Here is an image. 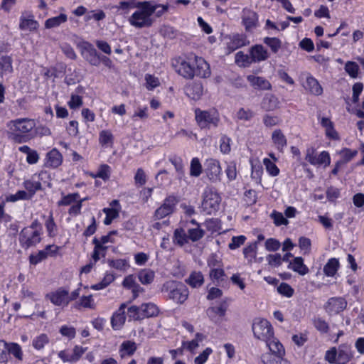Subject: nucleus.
I'll return each mask as SVG.
<instances>
[{
	"instance_id": "obj_1",
	"label": "nucleus",
	"mask_w": 364,
	"mask_h": 364,
	"mask_svg": "<svg viewBox=\"0 0 364 364\" xmlns=\"http://www.w3.org/2000/svg\"><path fill=\"white\" fill-rule=\"evenodd\" d=\"M252 329L255 337L265 342L269 351H283L282 344L274 337L272 326L267 319L262 318H255Z\"/></svg>"
},
{
	"instance_id": "obj_2",
	"label": "nucleus",
	"mask_w": 364,
	"mask_h": 364,
	"mask_svg": "<svg viewBox=\"0 0 364 364\" xmlns=\"http://www.w3.org/2000/svg\"><path fill=\"white\" fill-rule=\"evenodd\" d=\"M137 9L129 18V23L137 28L150 27L153 24L151 16L155 12L152 2L149 1L136 2Z\"/></svg>"
},
{
	"instance_id": "obj_3",
	"label": "nucleus",
	"mask_w": 364,
	"mask_h": 364,
	"mask_svg": "<svg viewBox=\"0 0 364 364\" xmlns=\"http://www.w3.org/2000/svg\"><path fill=\"white\" fill-rule=\"evenodd\" d=\"M35 126L33 119L21 118L12 120L9 122L11 130L10 138L16 143L26 142L33 137L31 132Z\"/></svg>"
},
{
	"instance_id": "obj_4",
	"label": "nucleus",
	"mask_w": 364,
	"mask_h": 364,
	"mask_svg": "<svg viewBox=\"0 0 364 364\" xmlns=\"http://www.w3.org/2000/svg\"><path fill=\"white\" fill-rule=\"evenodd\" d=\"M194 114L196 122L201 129L217 128L220 123V114L216 109L202 110L196 108Z\"/></svg>"
},
{
	"instance_id": "obj_5",
	"label": "nucleus",
	"mask_w": 364,
	"mask_h": 364,
	"mask_svg": "<svg viewBox=\"0 0 364 364\" xmlns=\"http://www.w3.org/2000/svg\"><path fill=\"white\" fill-rule=\"evenodd\" d=\"M161 291L168 294L169 299L178 304H183L188 299L189 291L181 282L168 281L164 284Z\"/></svg>"
},
{
	"instance_id": "obj_6",
	"label": "nucleus",
	"mask_w": 364,
	"mask_h": 364,
	"mask_svg": "<svg viewBox=\"0 0 364 364\" xmlns=\"http://www.w3.org/2000/svg\"><path fill=\"white\" fill-rule=\"evenodd\" d=\"M79 295L80 289H77L70 294L68 289L60 287L55 291L47 294L46 298L49 299L53 305L64 308L71 301L76 299Z\"/></svg>"
},
{
	"instance_id": "obj_7",
	"label": "nucleus",
	"mask_w": 364,
	"mask_h": 364,
	"mask_svg": "<svg viewBox=\"0 0 364 364\" xmlns=\"http://www.w3.org/2000/svg\"><path fill=\"white\" fill-rule=\"evenodd\" d=\"M202 197L201 208L203 212L211 215L219 210L221 197L212 188H205Z\"/></svg>"
},
{
	"instance_id": "obj_8",
	"label": "nucleus",
	"mask_w": 364,
	"mask_h": 364,
	"mask_svg": "<svg viewBox=\"0 0 364 364\" xmlns=\"http://www.w3.org/2000/svg\"><path fill=\"white\" fill-rule=\"evenodd\" d=\"M21 245L26 248L34 246L41 241L40 230L33 228H25L22 230L19 237Z\"/></svg>"
},
{
	"instance_id": "obj_9",
	"label": "nucleus",
	"mask_w": 364,
	"mask_h": 364,
	"mask_svg": "<svg viewBox=\"0 0 364 364\" xmlns=\"http://www.w3.org/2000/svg\"><path fill=\"white\" fill-rule=\"evenodd\" d=\"M178 199L173 196L166 197L163 203L159 207L154 213V218L156 220H161L173 213Z\"/></svg>"
},
{
	"instance_id": "obj_10",
	"label": "nucleus",
	"mask_w": 364,
	"mask_h": 364,
	"mask_svg": "<svg viewBox=\"0 0 364 364\" xmlns=\"http://www.w3.org/2000/svg\"><path fill=\"white\" fill-rule=\"evenodd\" d=\"M305 159L313 166H322L326 168L331 164V157L328 151H323L316 155L314 149H308Z\"/></svg>"
},
{
	"instance_id": "obj_11",
	"label": "nucleus",
	"mask_w": 364,
	"mask_h": 364,
	"mask_svg": "<svg viewBox=\"0 0 364 364\" xmlns=\"http://www.w3.org/2000/svg\"><path fill=\"white\" fill-rule=\"evenodd\" d=\"M82 55L92 65L97 66L100 63V55L94 46L89 42L84 41L79 45Z\"/></svg>"
},
{
	"instance_id": "obj_12",
	"label": "nucleus",
	"mask_w": 364,
	"mask_h": 364,
	"mask_svg": "<svg viewBox=\"0 0 364 364\" xmlns=\"http://www.w3.org/2000/svg\"><path fill=\"white\" fill-rule=\"evenodd\" d=\"M348 303L343 297H331L324 305V309L329 316L336 315L343 311Z\"/></svg>"
},
{
	"instance_id": "obj_13",
	"label": "nucleus",
	"mask_w": 364,
	"mask_h": 364,
	"mask_svg": "<svg viewBox=\"0 0 364 364\" xmlns=\"http://www.w3.org/2000/svg\"><path fill=\"white\" fill-rule=\"evenodd\" d=\"M222 169L218 161L209 159L206 163L205 173L209 180L213 183L220 181Z\"/></svg>"
},
{
	"instance_id": "obj_14",
	"label": "nucleus",
	"mask_w": 364,
	"mask_h": 364,
	"mask_svg": "<svg viewBox=\"0 0 364 364\" xmlns=\"http://www.w3.org/2000/svg\"><path fill=\"white\" fill-rule=\"evenodd\" d=\"M284 353V348L282 352L265 353L261 355V361L263 364H290L287 359L283 358Z\"/></svg>"
},
{
	"instance_id": "obj_15",
	"label": "nucleus",
	"mask_w": 364,
	"mask_h": 364,
	"mask_svg": "<svg viewBox=\"0 0 364 364\" xmlns=\"http://www.w3.org/2000/svg\"><path fill=\"white\" fill-rule=\"evenodd\" d=\"M249 53L250 54L252 63L265 61L269 58V53L267 49L261 44L252 46L250 48Z\"/></svg>"
},
{
	"instance_id": "obj_16",
	"label": "nucleus",
	"mask_w": 364,
	"mask_h": 364,
	"mask_svg": "<svg viewBox=\"0 0 364 364\" xmlns=\"http://www.w3.org/2000/svg\"><path fill=\"white\" fill-rule=\"evenodd\" d=\"M193 63L196 66V69H194L195 76L206 78L210 75L209 64L203 58L193 56Z\"/></svg>"
},
{
	"instance_id": "obj_17",
	"label": "nucleus",
	"mask_w": 364,
	"mask_h": 364,
	"mask_svg": "<svg viewBox=\"0 0 364 364\" xmlns=\"http://www.w3.org/2000/svg\"><path fill=\"white\" fill-rule=\"evenodd\" d=\"M247 80L255 89L259 90H270L272 89L271 83L263 77L249 75L247 76Z\"/></svg>"
},
{
	"instance_id": "obj_18",
	"label": "nucleus",
	"mask_w": 364,
	"mask_h": 364,
	"mask_svg": "<svg viewBox=\"0 0 364 364\" xmlns=\"http://www.w3.org/2000/svg\"><path fill=\"white\" fill-rule=\"evenodd\" d=\"M249 44V41L244 35L234 34L230 38L227 43V50L228 53H231L236 49L242 48Z\"/></svg>"
},
{
	"instance_id": "obj_19",
	"label": "nucleus",
	"mask_w": 364,
	"mask_h": 364,
	"mask_svg": "<svg viewBox=\"0 0 364 364\" xmlns=\"http://www.w3.org/2000/svg\"><path fill=\"white\" fill-rule=\"evenodd\" d=\"M63 162V156L60 151L53 148L47 153L46 156L45 166L50 168H58Z\"/></svg>"
},
{
	"instance_id": "obj_20",
	"label": "nucleus",
	"mask_w": 364,
	"mask_h": 364,
	"mask_svg": "<svg viewBox=\"0 0 364 364\" xmlns=\"http://www.w3.org/2000/svg\"><path fill=\"white\" fill-rule=\"evenodd\" d=\"M193 66H195L193 57H190L187 60L181 63L178 73L185 78L192 79L195 76Z\"/></svg>"
},
{
	"instance_id": "obj_21",
	"label": "nucleus",
	"mask_w": 364,
	"mask_h": 364,
	"mask_svg": "<svg viewBox=\"0 0 364 364\" xmlns=\"http://www.w3.org/2000/svg\"><path fill=\"white\" fill-rule=\"evenodd\" d=\"M125 308L126 304H122L119 309L112 316L111 324L114 330L120 329L125 323Z\"/></svg>"
},
{
	"instance_id": "obj_22",
	"label": "nucleus",
	"mask_w": 364,
	"mask_h": 364,
	"mask_svg": "<svg viewBox=\"0 0 364 364\" xmlns=\"http://www.w3.org/2000/svg\"><path fill=\"white\" fill-rule=\"evenodd\" d=\"M38 23L34 19L31 14L25 16L23 14L20 18L19 28L22 31H36L38 28Z\"/></svg>"
},
{
	"instance_id": "obj_23",
	"label": "nucleus",
	"mask_w": 364,
	"mask_h": 364,
	"mask_svg": "<svg viewBox=\"0 0 364 364\" xmlns=\"http://www.w3.org/2000/svg\"><path fill=\"white\" fill-rule=\"evenodd\" d=\"M304 87L310 93L315 95H320L322 94L323 89L319 85L316 79L311 75L306 77L305 82L303 83Z\"/></svg>"
},
{
	"instance_id": "obj_24",
	"label": "nucleus",
	"mask_w": 364,
	"mask_h": 364,
	"mask_svg": "<svg viewBox=\"0 0 364 364\" xmlns=\"http://www.w3.org/2000/svg\"><path fill=\"white\" fill-rule=\"evenodd\" d=\"M242 21L244 26H245V29L247 31L250 30L257 26L258 21V16L255 12L251 10L244 9Z\"/></svg>"
},
{
	"instance_id": "obj_25",
	"label": "nucleus",
	"mask_w": 364,
	"mask_h": 364,
	"mask_svg": "<svg viewBox=\"0 0 364 364\" xmlns=\"http://www.w3.org/2000/svg\"><path fill=\"white\" fill-rule=\"evenodd\" d=\"M203 93V87L200 82H193L186 87V94L192 100H198Z\"/></svg>"
},
{
	"instance_id": "obj_26",
	"label": "nucleus",
	"mask_w": 364,
	"mask_h": 364,
	"mask_svg": "<svg viewBox=\"0 0 364 364\" xmlns=\"http://www.w3.org/2000/svg\"><path fill=\"white\" fill-rule=\"evenodd\" d=\"M137 346L134 341H124L119 346V353L121 358L132 355L136 350Z\"/></svg>"
},
{
	"instance_id": "obj_27",
	"label": "nucleus",
	"mask_w": 364,
	"mask_h": 364,
	"mask_svg": "<svg viewBox=\"0 0 364 364\" xmlns=\"http://www.w3.org/2000/svg\"><path fill=\"white\" fill-rule=\"evenodd\" d=\"M337 364H346L352 357L350 346L345 344L341 345L337 349Z\"/></svg>"
},
{
	"instance_id": "obj_28",
	"label": "nucleus",
	"mask_w": 364,
	"mask_h": 364,
	"mask_svg": "<svg viewBox=\"0 0 364 364\" xmlns=\"http://www.w3.org/2000/svg\"><path fill=\"white\" fill-rule=\"evenodd\" d=\"M289 268L302 276L306 274L309 271L301 257H294L293 261L289 263Z\"/></svg>"
},
{
	"instance_id": "obj_29",
	"label": "nucleus",
	"mask_w": 364,
	"mask_h": 364,
	"mask_svg": "<svg viewBox=\"0 0 364 364\" xmlns=\"http://www.w3.org/2000/svg\"><path fill=\"white\" fill-rule=\"evenodd\" d=\"M272 139L276 148L280 151L287 146L286 136L281 129H277L272 132Z\"/></svg>"
},
{
	"instance_id": "obj_30",
	"label": "nucleus",
	"mask_w": 364,
	"mask_h": 364,
	"mask_svg": "<svg viewBox=\"0 0 364 364\" xmlns=\"http://www.w3.org/2000/svg\"><path fill=\"white\" fill-rule=\"evenodd\" d=\"M141 311L144 318L156 316L159 313V307L155 304L151 302L142 304L141 305Z\"/></svg>"
},
{
	"instance_id": "obj_31",
	"label": "nucleus",
	"mask_w": 364,
	"mask_h": 364,
	"mask_svg": "<svg viewBox=\"0 0 364 364\" xmlns=\"http://www.w3.org/2000/svg\"><path fill=\"white\" fill-rule=\"evenodd\" d=\"M186 283L193 288L202 286L204 283V277L200 272H193L186 280Z\"/></svg>"
},
{
	"instance_id": "obj_32",
	"label": "nucleus",
	"mask_w": 364,
	"mask_h": 364,
	"mask_svg": "<svg viewBox=\"0 0 364 364\" xmlns=\"http://www.w3.org/2000/svg\"><path fill=\"white\" fill-rule=\"evenodd\" d=\"M235 63L241 68H247L252 64L250 54H245L242 51H238L235 55Z\"/></svg>"
},
{
	"instance_id": "obj_33",
	"label": "nucleus",
	"mask_w": 364,
	"mask_h": 364,
	"mask_svg": "<svg viewBox=\"0 0 364 364\" xmlns=\"http://www.w3.org/2000/svg\"><path fill=\"white\" fill-rule=\"evenodd\" d=\"M74 307L77 309L82 308L94 309L95 308V304L94 303L92 296H82L77 301L75 302Z\"/></svg>"
},
{
	"instance_id": "obj_34",
	"label": "nucleus",
	"mask_w": 364,
	"mask_h": 364,
	"mask_svg": "<svg viewBox=\"0 0 364 364\" xmlns=\"http://www.w3.org/2000/svg\"><path fill=\"white\" fill-rule=\"evenodd\" d=\"M339 268V262L336 258L330 259L323 267V272L327 277H333Z\"/></svg>"
},
{
	"instance_id": "obj_35",
	"label": "nucleus",
	"mask_w": 364,
	"mask_h": 364,
	"mask_svg": "<svg viewBox=\"0 0 364 364\" xmlns=\"http://www.w3.org/2000/svg\"><path fill=\"white\" fill-rule=\"evenodd\" d=\"M99 143L102 146H112L114 136L109 130H102L99 134Z\"/></svg>"
},
{
	"instance_id": "obj_36",
	"label": "nucleus",
	"mask_w": 364,
	"mask_h": 364,
	"mask_svg": "<svg viewBox=\"0 0 364 364\" xmlns=\"http://www.w3.org/2000/svg\"><path fill=\"white\" fill-rule=\"evenodd\" d=\"M67 20V15L61 14L58 16L48 18L45 22V27L48 29L55 28L66 22Z\"/></svg>"
},
{
	"instance_id": "obj_37",
	"label": "nucleus",
	"mask_w": 364,
	"mask_h": 364,
	"mask_svg": "<svg viewBox=\"0 0 364 364\" xmlns=\"http://www.w3.org/2000/svg\"><path fill=\"white\" fill-rule=\"evenodd\" d=\"M92 242L95 245V247L92 255V261L96 264V262L100 259L101 255L105 257L107 247L100 245L98 242L97 238H94Z\"/></svg>"
},
{
	"instance_id": "obj_38",
	"label": "nucleus",
	"mask_w": 364,
	"mask_h": 364,
	"mask_svg": "<svg viewBox=\"0 0 364 364\" xmlns=\"http://www.w3.org/2000/svg\"><path fill=\"white\" fill-rule=\"evenodd\" d=\"M262 105L266 110H274L279 107V102L275 96L270 95L263 99Z\"/></svg>"
},
{
	"instance_id": "obj_39",
	"label": "nucleus",
	"mask_w": 364,
	"mask_h": 364,
	"mask_svg": "<svg viewBox=\"0 0 364 364\" xmlns=\"http://www.w3.org/2000/svg\"><path fill=\"white\" fill-rule=\"evenodd\" d=\"M358 151L357 150H352L350 149L344 148L341 149L338 154L341 156V161L343 164H347L350 160H352L357 154Z\"/></svg>"
},
{
	"instance_id": "obj_40",
	"label": "nucleus",
	"mask_w": 364,
	"mask_h": 364,
	"mask_svg": "<svg viewBox=\"0 0 364 364\" xmlns=\"http://www.w3.org/2000/svg\"><path fill=\"white\" fill-rule=\"evenodd\" d=\"M119 208H105L103 209V212L106 214V217L104 220V224L109 225L112 223V220L119 217Z\"/></svg>"
},
{
	"instance_id": "obj_41",
	"label": "nucleus",
	"mask_w": 364,
	"mask_h": 364,
	"mask_svg": "<svg viewBox=\"0 0 364 364\" xmlns=\"http://www.w3.org/2000/svg\"><path fill=\"white\" fill-rule=\"evenodd\" d=\"M12 60L9 56L0 57V71L1 75L11 73L13 70Z\"/></svg>"
},
{
	"instance_id": "obj_42",
	"label": "nucleus",
	"mask_w": 364,
	"mask_h": 364,
	"mask_svg": "<svg viewBox=\"0 0 364 364\" xmlns=\"http://www.w3.org/2000/svg\"><path fill=\"white\" fill-rule=\"evenodd\" d=\"M263 42L270 48L274 53H277L282 47V41L278 38L265 37Z\"/></svg>"
},
{
	"instance_id": "obj_43",
	"label": "nucleus",
	"mask_w": 364,
	"mask_h": 364,
	"mask_svg": "<svg viewBox=\"0 0 364 364\" xmlns=\"http://www.w3.org/2000/svg\"><path fill=\"white\" fill-rule=\"evenodd\" d=\"M257 249V242H253L243 249L244 257L249 262H252L256 258Z\"/></svg>"
},
{
	"instance_id": "obj_44",
	"label": "nucleus",
	"mask_w": 364,
	"mask_h": 364,
	"mask_svg": "<svg viewBox=\"0 0 364 364\" xmlns=\"http://www.w3.org/2000/svg\"><path fill=\"white\" fill-rule=\"evenodd\" d=\"M8 353L12 354L18 360L23 359V352L21 347L16 343H7Z\"/></svg>"
},
{
	"instance_id": "obj_45",
	"label": "nucleus",
	"mask_w": 364,
	"mask_h": 364,
	"mask_svg": "<svg viewBox=\"0 0 364 364\" xmlns=\"http://www.w3.org/2000/svg\"><path fill=\"white\" fill-rule=\"evenodd\" d=\"M108 264L109 267L119 271H125L129 267V262L126 259H109Z\"/></svg>"
},
{
	"instance_id": "obj_46",
	"label": "nucleus",
	"mask_w": 364,
	"mask_h": 364,
	"mask_svg": "<svg viewBox=\"0 0 364 364\" xmlns=\"http://www.w3.org/2000/svg\"><path fill=\"white\" fill-rule=\"evenodd\" d=\"M114 278L113 274L106 273L103 279L100 282L92 285L91 288L94 290L102 289L109 285L114 280Z\"/></svg>"
},
{
	"instance_id": "obj_47",
	"label": "nucleus",
	"mask_w": 364,
	"mask_h": 364,
	"mask_svg": "<svg viewBox=\"0 0 364 364\" xmlns=\"http://www.w3.org/2000/svg\"><path fill=\"white\" fill-rule=\"evenodd\" d=\"M49 343V338L47 334L41 333L33 340V346L36 350L43 348Z\"/></svg>"
},
{
	"instance_id": "obj_48",
	"label": "nucleus",
	"mask_w": 364,
	"mask_h": 364,
	"mask_svg": "<svg viewBox=\"0 0 364 364\" xmlns=\"http://www.w3.org/2000/svg\"><path fill=\"white\" fill-rule=\"evenodd\" d=\"M24 187L28 191L27 193L31 195V198L35 193L41 189V183L38 181L28 180L24 182Z\"/></svg>"
},
{
	"instance_id": "obj_49",
	"label": "nucleus",
	"mask_w": 364,
	"mask_h": 364,
	"mask_svg": "<svg viewBox=\"0 0 364 364\" xmlns=\"http://www.w3.org/2000/svg\"><path fill=\"white\" fill-rule=\"evenodd\" d=\"M21 293L22 295V298L23 299H31L33 301V308L32 307L31 311L28 312L31 313L32 314L34 312V309L36 308L38 306V304L36 303V301H37L36 294L33 291H31L30 289L26 287L22 288Z\"/></svg>"
},
{
	"instance_id": "obj_50",
	"label": "nucleus",
	"mask_w": 364,
	"mask_h": 364,
	"mask_svg": "<svg viewBox=\"0 0 364 364\" xmlns=\"http://www.w3.org/2000/svg\"><path fill=\"white\" fill-rule=\"evenodd\" d=\"M31 195H28L25 191H18L14 194H10L6 197V201L16 202L20 200H29Z\"/></svg>"
},
{
	"instance_id": "obj_51",
	"label": "nucleus",
	"mask_w": 364,
	"mask_h": 364,
	"mask_svg": "<svg viewBox=\"0 0 364 364\" xmlns=\"http://www.w3.org/2000/svg\"><path fill=\"white\" fill-rule=\"evenodd\" d=\"M205 228L211 232H218L221 230L220 220L216 218H212L205 222Z\"/></svg>"
},
{
	"instance_id": "obj_52",
	"label": "nucleus",
	"mask_w": 364,
	"mask_h": 364,
	"mask_svg": "<svg viewBox=\"0 0 364 364\" xmlns=\"http://www.w3.org/2000/svg\"><path fill=\"white\" fill-rule=\"evenodd\" d=\"M202 173V166L198 158H193L191 162L190 174L192 176L198 177Z\"/></svg>"
},
{
	"instance_id": "obj_53",
	"label": "nucleus",
	"mask_w": 364,
	"mask_h": 364,
	"mask_svg": "<svg viewBox=\"0 0 364 364\" xmlns=\"http://www.w3.org/2000/svg\"><path fill=\"white\" fill-rule=\"evenodd\" d=\"M142 311H141V306H132L128 309V316L130 319L138 321L144 318Z\"/></svg>"
},
{
	"instance_id": "obj_54",
	"label": "nucleus",
	"mask_w": 364,
	"mask_h": 364,
	"mask_svg": "<svg viewBox=\"0 0 364 364\" xmlns=\"http://www.w3.org/2000/svg\"><path fill=\"white\" fill-rule=\"evenodd\" d=\"M45 226L46 228L48 236L53 237L56 234L57 227L54 222V219L53 217V213H50L49 217L46 220L45 223Z\"/></svg>"
},
{
	"instance_id": "obj_55",
	"label": "nucleus",
	"mask_w": 364,
	"mask_h": 364,
	"mask_svg": "<svg viewBox=\"0 0 364 364\" xmlns=\"http://www.w3.org/2000/svg\"><path fill=\"white\" fill-rule=\"evenodd\" d=\"M263 164L267 171V172L272 176H277L279 173V169L276 166L274 162L272 161L269 159H264Z\"/></svg>"
},
{
	"instance_id": "obj_56",
	"label": "nucleus",
	"mask_w": 364,
	"mask_h": 364,
	"mask_svg": "<svg viewBox=\"0 0 364 364\" xmlns=\"http://www.w3.org/2000/svg\"><path fill=\"white\" fill-rule=\"evenodd\" d=\"M109 166L107 164H102L100 166L98 171L96 174H91L92 178H100L103 180H107L109 178Z\"/></svg>"
},
{
	"instance_id": "obj_57",
	"label": "nucleus",
	"mask_w": 364,
	"mask_h": 364,
	"mask_svg": "<svg viewBox=\"0 0 364 364\" xmlns=\"http://www.w3.org/2000/svg\"><path fill=\"white\" fill-rule=\"evenodd\" d=\"M139 279L143 284H150L154 277V274L152 271L144 270L139 272Z\"/></svg>"
},
{
	"instance_id": "obj_58",
	"label": "nucleus",
	"mask_w": 364,
	"mask_h": 364,
	"mask_svg": "<svg viewBox=\"0 0 364 364\" xmlns=\"http://www.w3.org/2000/svg\"><path fill=\"white\" fill-rule=\"evenodd\" d=\"M270 217L273 219L274 223L277 226H280L282 225H287L289 222L287 218H285L282 213L274 210Z\"/></svg>"
},
{
	"instance_id": "obj_59",
	"label": "nucleus",
	"mask_w": 364,
	"mask_h": 364,
	"mask_svg": "<svg viewBox=\"0 0 364 364\" xmlns=\"http://www.w3.org/2000/svg\"><path fill=\"white\" fill-rule=\"evenodd\" d=\"M314 327L321 333H327L329 330V326L328 323L321 318H316L314 320Z\"/></svg>"
},
{
	"instance_id": "obj_60",
	"label": "nucleus",
	"mask_w": 364,
	"mask_h": 364,
	"mask_svg": "<svg viewBox=\"0 0 364 364\" xmlns=\"http://www.w3.org/2000/svg\"><path fill=\"white\" fill-rule=\"evenodd\" d=\"M48 257V253L46 251L41 250L36 255H31L29 257V261L31 264L36 265L46 259Z\"/></svg>"
},
{
	"instance_id": "obj_61",
	"label": "nucleus",
	"mask_w": 364,
	"mask_h": 364,
	"mask_svg": "<svg viewBox=\"0 0 364 364\" xmlns=\"http://www.w3.org/2000/svg\"><path fill=\"white\" fill-rule=\"evenodd\" d=\"M149 117L148 114V107H139L134 112L133 115L132 116V119L133 120H145Z\"/></svg>"
},
{
	"instance_id": "obj_62",
	"label": "nucleus",
	"mask_w": 364,
	"mask_h": 364,
	"mask_svg": "<svg viewBox=\"0 0 364 364\" xmlns=\"http://www.w3.org/2000/svg\"><path fill=\"white\" fill-rule=\"evenodd\" d=\"M246 240V237L244 235L234 236L232 237L231 242L228 245L230 250H235L242 245Z\"/></svg>"
},
{
	"instance_id": "obj_63",
	"label": "nucleus",
	"mask_w": 364,
	"mask_h": 364,
	"mask_svg": "<svg viewBox=\"0 0 364 364\" xmlns=\"http://www.w3.org/2000/svg\"><path fill=\"white\" fill-rule=\"evenodd\" d=\"M188 236L186 234L185 231L182 229H176L174 232V239L176 243L183 245L188 241Z\"/></svg>"
},
{
	"instance_id": "obj_64",
	"label": "nucleus",
	"mask_w": 364,
	"mask_h": 364,
	"mask_svg": "<svg viewBox=\"0 0 364 364\" xmlns=\"http://www.w3.org/2000/svg\"><path fill=\"white\" fill-rule=\"evenodd\" d=\"M212 353L213 350L210 348H206L200 354L195 358V364H204Z\"/></svg>"
}]
</instances>
